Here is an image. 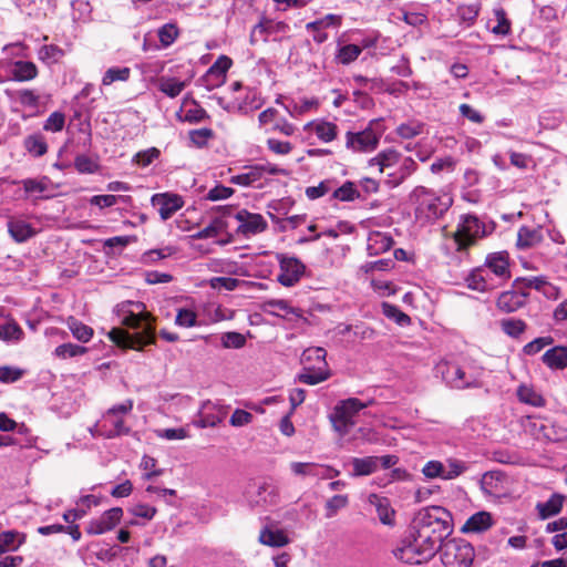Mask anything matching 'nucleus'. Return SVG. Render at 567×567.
<instances>
[{
	"label": "nucleus",
	"instance_id": "obj_5",
	"mask_svg": "<svg viewBox=\"0 0 567 567\" xmlns=\"http://www.w3.org/2000/svg\"><path fill=\"white\" fill-rule=\"evenodd\" d=\"M384 133L382 118L369 122L368 126L359 132H347L346 146L353 152L368 153L374 151Z\"/></svg>",
	"mask_w": 567,
	"mask_h": 567
},
{
	"label": "nucleus",
	"instance_id": "obj_45",
	"mask_svg": "<svg viewBox=\"0 0 567 567\" xmlns=\"http://www.w3.org/2000/svg\"><path fill=\"white\" fill-rule=\"evenodd\" d=\"M362 49L357 44H346L341 48H339L338 53L336 55L337 60L341 64H350L351 62L355 61L359 55L361 54Z\"/></svg>",
	"mask_w": 567,
	"mask_h": 567
},
{
	"label": "nucleus",
	"instance_id": "obj_27",
	"mask_svg": "<svg viewBox=\"0 0 567 567\" xmlns=\"http://www.w3.org/2000/svg\"><path fill=\"white\" fill-rule=\"evenodd\" d=\"M563 503L564 496L557 493H554L547 502L537 503L536 509L539 518L547 519L557 515L563 508Z\"/></svg>",
	"mask_w": 567,
	"mask_h": 567
},
{
	"label": "nucleus",
	"instance_id": "obj_33",
	"mask_svg": "<svg viewBox=\"0 0 567 567\" xmlns=\"http://www.w3.org/2000/svg\"><path fill=\"white\" fill-rule=\"evenodd\" d=\"M517 396L520 402L536 408H540L546 404L545 399L537 391L525 384L518 386Z\"/></svg>",
	"mask_w": 567,
	"mask_h": 567
},
{
	"label": "nucleus",
	"instance_id": "obj_6",
	"mask_svg": "<svg viewBox=\"0 0 567 567\" xmlns=\"http://www.w3.org/2000/svg\"><path fill=\"white\" fill-rule=\"evenodd\" d=\"M440 554L445 567H471L475 557L474 547L463 538L447 539L440 547Z\"/></svg>",
	"mask_w": 567,
	"mask_h": 567
},
{
	"label": "nucleus",
	"instance_id": "obj_2",
	"mask_svg": "<svg viewBox=\"0 0 567 567\" xmlns=\"http://www.w3.org/2000/svg\"><path fill=\"white\" fill-rule=\"evenodd\" d=\"M409 530L424 548L425 557L433 558L453 533L451 514L440 506L424 508L414 517Z\"/></svg>",
	"mask_w": 567,
	"mask_h": 567
},
{
	"label": "nucleus",
	"instance_id": "obj_1",
	"mask_svg": "<svg viewBox=\"0 0 567 567\" xmlns=\"http://www.w3.org/2000/svg\"><path fill=\"white\" fill-rule=\"evenodd\" d=\"M117 312L121 324L134 330V332H130L122 328H113L109 337L117 347L140 351L145 346L155 343L153 317L145 311L144 303L127 301L118 306Z\"/></svg>",
	"mask_w": 567,
	"mask_h": 567
},
{
	"label": "nucleus",
	"instance_id": "obj_40",
	"mask_svg": "<svg viewBox=\"0 0 567 567\" xmlns=\"http://www.w3.org/2000/svg\"><path fill=\"white\" fill-rule=\"evenodd\" d=\"M179 34L178 28L174 23H166L161 27L157 31V37L159 40V49L168 48L172 45Z\"/></svg>",
	"mask_w": 567,
	"mask_h": 567
},
{
	"label": "nucleus",
	"instance_id": "obj_41",
	"mask_svg": "<svg viewBox=\"0 0 567 567\" xmlns=\"http://www.w3.org/2000/svg\"><path fill=\"white\" fill-rule=\"evenodd\" d=\"M262 177V168H257V165L250 166L247 173L231 176L230 183L240 186H250Z\"/></svg>",
	"mask_w": 567,
	"mask_h": 567
},
{
	"label": "nucleus",
	"instance_id": "obj_23",
	"mask_svg": "<svg viewBox=\"0 0 567 567\" xmlns=\"http://www.w3.org/2000/svg\"><path fill=\"white\" fill-rule=\"evenodd\" d=\"M542 360L551 370H563L567 368V347L556 346L547 350L543 354Z\"/></svg>",
	"mask_w": 567,
	"mask_h": 567
},
{
	"label": "nucleus",
	"instance_id": "obj_44",
	"mask_svg": "<svg viewBox=\"0 0 567 567\" xmlns=\"http://www.w3.org/2000/svg\"><path fill=\"white\" fill-rule=\"evenodd\" d=\"M382 311L386 318L394 320L398 324L402 327L409 326L411 322V318L394 305L383 302Z\"/></svg>",
	"mask_w": 567,
	"mask_h": 567
},
{
	"label": "nucleus",
	"instance_id": "obj_59",
	"mask_svg": "<svg viewBox=\"0 0 567 567\" xmlns=\"http://www.w3.org/2000/svg\"><path fill=\"white\" fill-rule=\"evenodd\" d=\"M65 123V116L61 112H53L45 120L43 130L49 132H60L63 130Z\"/></svg>",
	"mask_w": 567,
	"mask_h": 567
},
{
	"label": "nucleus",
	"instance_id": "obj_63",
	"mask_svg": "<svg viewBox=\"0 0 567 567\" xmlns=\"http://www.w3.org/2000/svg\"><path fill=\"white\" fill-rule=\"evenodd\" d=\"M197 322V316L189 309H179L175 318V323L179 327L189 328Z\"/></svg>",
	"mask_w": 567,
	"mask_h": 567
},
{
	"label": "nucleus",
	"instance_id": "obj_24",
	"mask_svg": "<svg viewBox=\"0 0 567 567\" xmlns=\"http://www.w3.org/2000/svg\"><path fill=\"white\" fill-rule=\"evenodd\" d=\"M8 231L17 243H24L35 235L32 226L25 220L11 218L8 220Z\"/></svg>",
	"mask_w": 567,
	"mask_h": 567
},
{
	"label": "nucleus",
	"instance_id": "obj_34",
	"mask_svg": "<svg viewBox=\"0 0 567 567\" xmlns=\"http://www.w3.org/2000/svg\"><path fill=\"white\" fill-rule=\"evenodd\" d=\"M25 150L33 156L40 157L48 152V144L41 134L29 135L24 140Z\"/></svg>",
	"mask_w": 567,
	"mask_h": 567
},
{
	"label": "nucleus",
	"instance_id": "obj_28",
	"mask_svg": "<svg viewBox=\"0 0 567 567\" xmlns=\"http://www.w3.org/2000/svg\"><path fill=\"white\" fill-rule=\"evenodd\" d=\"M401 157V154L393 150L388 148L380 152L375 157L369 161L370 166H379V171L382 173L384 168L395 165Z\"/></svg>",
	"mask_w": 567,
	"mask_h": 567
},
{
	"label": "nucleus",
	"instance_id": "obj_47",
	"mask_svg": "<svg viewBox=\"0 0 567 567\" xmlns=\"http://www.w3.org/2000/svg\"><path fill=\"white\" fill-rule=\"evenodd\" d=\"M85 347L74 343H63L55 348L54 355L61 359L73 358L86 353Z\"/></svg>",
	"mask_w": 567,
	"mask_h": 567
},
{
	"label": "nucleus",
	"instance_id": "obj_7",
	"mask_svg": "<svg viewBox=\"0 0 567 567\" xmlns=\"http://www.w3.org/2000/svg\"><path fill=\"white\" fill-rule=\"evenodd\" d=\"M363 403L357 398H349L340 401L334 408L329 419L336 432H338L341 436H344L349 433L351 427L355 424L354 416L362 409L367 408L371 404Z\"/></svg>",
	"mask_w": 567,
	"mask_h": 567
},
{
	"label": "nucleus",
	"instance_id": "obj_13",
	"mask_svg": "<svg viewBox=\"0 0 567 567\" xmlns=\"http://www.w3.org/2000/svg\"><path fill=\"white\" fill-rule=\"evenodd\" d=\"M481 267L492 272L495 279H499L503 284L511 278L509 255L507 251L488 254L484 265Z\"/></svg>",
	"mask_w": 567,
	"mask_h": 567
},
{
	"label": "nucleus",
	"instance_id": "obj_61",
	"mask_svg": "<svg viewBox=\"0 0 567 567\" xmlns=\"http://www.w3.org/2000/svg\"><path fill=\"white\" fill-rule=\"evenodd\" d=\"M63 55V50L58 45H43L39 50V59L42 61L56 62Z\"/></svg>",
	"mask_w": 567,
	"mask_h": 567
},
{
	"label": "nucleus",
	"instance_id": "obj_26",
	"mask_svg": "<svg viewBox=\"0 0 567 567\" xmlns=\"http://www.w3.org/2000/svg\"><path fill=\"white\" fill-rule=\"evenodd\" d=\"M12 79L18 82L31 81L38 75V68L30 61H16L11 71Z\"/></svg>",
	"mask_w": 567,
	"mask_h": 567
},
{
	"label": "nucleus",
	"instance_id": "obj_15",
	"mask_svg": "<svg viewBox=\"0 0 567 567\" xmlns=\"http://www.w3.org/2000/svg\"><path fill=\"white\" fill-rule=\"evenodd\" d=\"M151 202L163 220L169 219L184 205L183 197L172 193L155 194Z\"/></svg>",
	"mask_w": 567,
	"mask_h": 567
},
{
	"label": "nucleus",
	"instance_id": "obj_53",
	"mask_svg": "<svg viewBox=\"0 0 567 567\" xmlns=\"http://www.w3.org/2000/svg\"><path fill=\"white\" fill-rule=\"evenodd\" d=\"M161 152L156 147H150L145 151H141L136 153L133 157V162L140 165L141 167H146L153 163L158 156Z\"/></svg>",
	"mask_w": 567,
	"mask_h": 567
},
{
	"label": "nucleus",
	"instance_id": "obj_32",
	"mask_svg": "<svg viewBox=\"0 0 567 567\" xmlns=\"http://www.w3.org/2000/svg\"><path fill=\"white\" fill-rule=\"evenodd\" d=\"M186 85L187 82L179 81L175 78L163 76L158 81V90L172 99L178 96Z\"/></svg>",
	"mask_w": 567,
	"mask_h": 567
},
{
	"label": "nucleus",
	"instance_id": "obj_60",
	"mask_svg": "<svg viewBox=\"0 0 567 567\" xmlns=\"http://www.w3.org/2000/svg\"><path fill=\"white\" fill-rule=\"evenodd\" d=\"M131 429L125 425L122 417L112 421V429L105 431L102 435L106 439H114L122 435L130 434Z\"/></svg>",
	"mask_w": 567,
	"mask_h": 567
},
{
	"label": "nucleus",
	"instance_id": "obj_36",
	"mask_svg": "<svg viewBox=\"0 0 567 567\" xmlns=\"http://www.w3.org/2000/svg\"><path fill=\"white\" fill-rule=\"evenodd\" d=\"M68 327L73 337L81 342H87L93 337V329L73 317L69 318Z\"/></svg>",
	"mask_w": 567,
	"mask_h": 567
},
{
	"label": "nucleus",
	"instance_id": "obj_35",
	"mask_svg": "<svg viewBox=\"0 0 567 567\" xmlns=\"http://www.w3.org/2000/svg\"><path fill=\"white\" fill-rule=\"evenodd\" d=\"M361 194L353 182L347 181L333 190L332 198L341 202H352L360 198Z\"/></svg>",
	"mask_w": 567,
	"mask_h": 567
},
{
	"label": "nucleus",
	"instance_id": "obj_21",
	"mask_svg": "<svg viewBox=\"0 0 567 567\" xmlns=\"http://www.w3.org/2000/svg\"><path fill=\"white\" fill-rule=\"evenodd\" d=\"M394 241L391 236L373 231L368 237L367 250L370 256H377L392 248Z\"/></svg>",
	"mask_w": 567,
	"mask_h": 567
},
{
	"label": "nucleus",
	"instance_id": "obj_62",
	"mask_svg": "<svg viewBox=\"0 0 567 567\" xmlns=\"http://www.w3.org/2000/svg\"><path fill=\"white\" fill-rule=\"evenodd\" d=\"M422 473L427 478L441 477L444 480L445 470L440 461H429L422 468Z\"/></svg>",
	"mask_w": 567,
	"mask_h": 567
},
{
	"label": "nucleus",
	"instance_id": "obj_49",
	"mask_svg": "<svg viewBox=\"0 0 567 567\" xmlns=\"http://www.w3.org/2000/svg\"><path fill=\"white\" fill-rule=\"evenodd\" d=\"M220 341L225 349H240L246 344L245 336L236 331L223 333Z\"/></svg>",
	"mask_w": 567,
	"mask_h": 567
},
{
	"label": "nucleus",
	"instance_id": "obj_58",
	"mask_svg": "<svg viewBox=\"0 0 567 567\" xmlns=\"http://www.w3.org/2000/svg\"><path fill=\"white\" fill-rule=\"evenodd\" d=\"M17 101L28 107H38L39 105V95H37L32 90L23 89L16 92Z\"/></svg>",
	"mask_w": 567,
	"mask_h": 567
},
{
	"label": "nucleus",
	"instance_id": "obj_54",
	"mask_svg": "<svg viewBox=\"0 0 567 567\" xmlns=\"http://www.w3.org/2000/svg\"><path fill=\"white\" fill-rule=\"evenodd\" d=\"M416 168V163L411 157L404 158L399 175L394 177L393 181H389L388 183L391 184L392 187H395L400 185L412 172H414Z\"/></svg>",
	"mask_w": 567,
	"mask_h": 567
},
{
	"label": "nucleus",
	"instance_id": "obj_52",
	"mask_svg": "<svg viewBox=\"0 0 567 567\" xmlns=\"http://www.w3.org/2000/svg\"><path fill=\"white\" fill-rule=\"evenodd\" d=\"M225 76L217 74L214 71V68H209L207 72L199 79L202 85H204L208 91L214 90L215 87L220 86L225 82Z\"/></svg>",
	"mask_w": 567,
	"mask_h": 567
},
{
	"label": "nucleus",
	"instance_id": "obj_37",
	"mask_svg": "<svg viewBox=\"0 0 567 567\" xmlns=\"http://www.w3.org/2000/svg\"><path fill=\"white\" fill-rule=\"evenodd\" d=\"M497 24L493 27L492 32L495 35L506 37L512 32V22L507 18L506 11L502 7L493 10Z\"/></svg>",
	"mask_w": 567,
	"mask_h": 567
},
{
	"label": "nucleus",
	"instance_id": "obj_19",
	"mask_svg": "<svg viewBox=\"0 0 567 567\" xmlns=\"http://www.w3.org/2000/svg\"><path fill=\"white\" fill-rule=\"evenodd\" d=\"M544 239L542 227L522 226L517 231L516 246L519 249L536 247Z\"/></svg>",
	"mask_w": 567,
	"mask_h": 567
},
{
	"label": "nucleus",
	"instance_id": "obj_3",
	"mask_svg": "<svg viewBox=\"0 0 567 567\" xmlns=\"http://www.w3.org/2000/svg\"><path fill=\"white\" fill-rule=\"evenodd\" d=\"M414 205L415 218L422 224H432L442 218L453 204L447 194H436L424 186H416L409 196Z\"/></svg>",
	"mask_w": 567,
	"mask_h": 567
},
{
	"label": "nucleus",
	"instance_id": "obj_9",
	"mask_svg": "<svg viewBox=\"0 0 567 567\" xmlns=\"http://www.w3.org/2000/svg\"><path fill=\"white\" fill-rule=\"evenodd\" d=\"M277 260L280 267V272L277 277L278 282L285 287L295 286L305 274V264L297 257L285 254H278Z\"/></svg>",
	"mask_w": 567,
	"mask_h": 567
},
{
	"label": "nucleus",
	"instance_id": "obj_46",
	"mask_svg": "<svg viewBox=\"0 0 567 567\" xmlns=\"http://www.w3.org/2000/svg\"><path fill=\"white\" fill-rule=\"evenodd\" d=\"M131 75V70L127 66L124 68H110L106 70L102 78L103 85H111L115 81H127Z\"/></svg>",
	"mask_w": 567,
	"mask_h": 567
},
{
	"label": "nucleus",
	"instance_id": "obj_30",
	"mask_svg": "<svg viewBox=\"0 0 567 567\" xmlns=\"http://www.w3.org/2000/svg\"><path fill=\"white\" fill-rule=\"evenodd\" d=\"M24 543V536L16 530L0 534V556L6 551L17 550Z\"/></svg>",
	"mask_w": 567,
	"mask_h": 567
},
{
	"label": "nucleus",
	"instance_id": "obj_39",
	"mask_svg": "<svg viewBox=\"0 0 567 567\" xmlns=\"http://www.w3.org/2000/svg\"><path fill=\"white\" fill-rule=\"evenodd\" d=\"M522 284L528 288V289H535L537 291H543L545 295L547 292L545 291V287L553 288L546 280V277L544 276H537V277H519L516 278L513 282V287H522Z\"/></svg>",
	"mask_w": 567,
	"mask_h": 567
},
{
	"label": "nucleus",
	"instance_id": "obj_42",
	"mask_svg": "<svg viewBox=\"0 0 567 567\" xmlns=\"http://www.w3.org/2000/svg\"><path fill=\"white\" fill-rule=\"evenodd\" d=\"M22 187L28 194H41L48 190L51 179L48 176L41 178H25L21 181Z\"/></svg>",
	"mask_w": 567,
	"mask_h": 567
},
{
	"label": "nucleus",
	"instance_id": "obj_48",
	"mask_svg": "<svg viewBox=\"0 0 567 567\" xmlns=\"http://www.w3.org/2000/svg\"><path fill=\"white\" fill-rule=\"evenodd\" d=\"M502 330L512 338H518L525 330L526 323L520 319H504L501 321Z\"/></svg>",
	"mask_w": 567,
	"mask_h": 567
},
{
	"label": "nucleus",
	"instance_id": "obj_4",
	"mask_svg": "<svg viewBox=\"0 0 567 567\" xmlns=\"http://www.w3.org/2000/svg\"><path fill=\"white\" fill-rule=\"evenodd\" d=\"M495 227L496 224L493 220L485 221L474 214L461 215L456 231L453 234L457 250L468 249L478 239L491 235Z\"/></svg>",
	"mask_w": 567,
	"mask_h": 567
},
{
	"label": "nucleus",
	"instance_id": "obj_8",
	"mask_svg": "<svg viewBox=\"0 0 567 567\" xmlns=\"http://www.w3.org/2000/svg\"><path fill=\"white\" fill-rule=\"evenodd\" d=\"M444 381L454 389L481 386V372L470 364L445 363L441 367Z\"/></svg>",
	"mask_w": 567,
	"mask_h": 567
},
{
	"label": "nucleus",
	"instance_id": "obj_38",
	"mask_svg": "<svg viewBox=\"0 0 567 567\" xmlns=\"http://www.w3.org/2000/svg\"><path fill=\"white\" fill-rule=\"evenodd\" d=\"M24 336L23 330L16 321H9L0 326V340L6 342H18Z\"/></svg>",
	"mask_w": 567,
	"mask_h": 567
},
{
	"label": "nucleus",
	"instance_id": "obj_20",
	"mask_svg": "<svg viewBox=\"0 0 567 567\" xmlns=\"http://www.w3.org/2000/svg\"><path fill=\"white\" fill-rule=\"evenodd\" d=\"M329 365L321 363L320 367L303 365L302 372L298 374V381L309 385H316L330 378Z\"/></svg>",
	"mask_w": 567,
	"mask_h": 567
},
{
	"label": "nucleus",
	"instance_id": "obj_22",
	"mask_svg": "<svg viewBox=\"0 0 567 567\" xmlns=\"http://www.w3.org/2000/svg\"><path fill=\"white\" fill-rule=\"evenodd\" d=\"M493 525L492 515L487 512H477L473 514L462 526V533H482Z\"/></svg>",
	"mask_w": 567,
	"mask_h": 567
},
{
	"label": "nucleus",
	"instance_id": "obj_56",
	"mask_svg": "<svg viewBox=\"0 0 567 567\" xmlns=\"http://www.w3.org/2000/svg\"><path fill=\"white\" fill-rule=\"evenodd\" d=\"M214 136V132L210 128L203 127L198 130H193L189 132L190 142L197 147H204L207 145L208 141Z\"/></svg>",
	"mask_w": 567,
	"mask_h": 567
},
{
	"label": "nucleus",
	"instance_id": "obj_55",
	"mask_svg": "<svg viewBox=\"0 0 567 567\" xmlns=\"http://www.w3.org/2000/svg\"><path fill=\"white\" fill-rule=\"evenodd\" d=\"M348 505L347 495H334L326 503V517H333L337 512Z\"/></svg>",
	"mask_w": 567,
	"mask_h": 567
},
{
	"label": "nucleus",
	"instance_id": "obj_29",
	"mask_svg": "<svg viewBox=\"0 0 567 567\" xmlns=\"http://www.w3.org/2000/svg\"><path fill=\"white\" fill-rule=\"evenodd\" d=\"M259 542L270 547H282L289 543V538L282 530L265 527L260 532Z\"/></svg>",
	"mask_w": 567,
	"mask_h": 567
},
{
	"label": "nucleus",
	"instance_id": "obj_17",
	"mask_svg": "<svg viewBox=\"0 0 567 567\" xmlns=\"http://www.w3.org/2000/svg\"><path fill=\"white\" fill-rule=\"evenodd\" d=\"M529 292L507 290L502 292L496 301L498 310L505 313L515 312L526 305Z\"/></svg>",
	"mask_w": 567,
	"mask_h": 567
},
{
	"label": "nucleus",
	"instance_id": "obj_31",
	"mask_svg": "<svg viewBox=\"0 0 567 567\" xmlns=\"http://www.w3.org/2000/svg\"><path fill=\"white\" fill-rule=\"evenodd\" d=\"M327 351L321 347H311L301 354V363L309 367H320L321 363L328 365L326 361Z\"/></svg>",
	"mask_w": 567,
	"mask_h": 567
},
{
	"label": "nucleus",
	"instance_id": "obj_10",
	"mask_svg": "<svg viewBox=\"0 0 567 567\" xmlns=\"http://www.w3.org/2000/svg\"><path fill=\"white\" fill-rule=\"evenodd\" d=\"M423 550L424 548L421 547L419 540L413 537L412 533L409 530L408 536L402 539L401 545L393 549V555L396 559L405 564L420 565L432 558L425 557Z\"/></svg>",
	"mask_w": 567,
	"mask_h": 567
},
{
	"label": "nucleus",
	"instance_id": "obj_43",
	"mask_svg": "<svg viewBox=\"0 0 567 567\" xmlns=\"http://www.w3.org/2000/svg\"><path fill=\"white\" fill-rule=\"evenodd\" d=\"M74 167L80 174H94L99 171L100 164L96 158L81 154L75 157Z\"/></svg>",
	"mask_w": 567,
	"mask_h": 567
},
{
	"label": "nucleus",
	"instance_id": "obj_57",
	"mask_svg": "<svg viewBox=\"0 0 567 567\" xmlns=\"http://www.w3.org/2000/svg\"><path fill=\"white\" fill-rule=\"evenodd\" d=\"M554 342L551 337H539L534 339L524 346L523 351L527 355H534L540 352L546 346H549Z\"/></svg>",
	"mask_w": 567,
	"mask_h": 567
},
{
	"label": "nucleus",
	"instance_id": "obj_14",
	"mask_svg": "<svg viewBox=\"0 0 567 567\" xmlns=\"http://www.w3.org/2000/svg\"><path fill=\"white\" fill-rule=\"evenodd\" d=\"M467 287L472 290L486 292L499 288L503 282L482 267H477L466 277Z\"/></svg>",
	"mask_w": 567,
	"mask_h": 567
},
{
	"label": "nucleus",
	"instance_id": "obj_16",
	"mask_svg": "<svg viewBox=\"0 0 567 567\" xmlns=\"http://www.w3.org/2000/svg\"><path fill=\"white\" fill-rule=\"evenodd\" d=\"M214 210L223 213L220 216H216L213 218L210 224L206 226L205 228L200 229L199 231L193 234L190 237L193 239H207V238H214L218 236L220 233L225 231L227 228V223L224 219V216L226 214H230L231 207L230 206H217L214 208Z\"/></svg>",
	"mask_w": 567,
	"mask_h": 567
},
{
	"label": "nucleus",
	"instance_id": "obj_50",
	"mask_svg": "<svg viewBox=\"0 0 567 567\" xmlns=\"http://www.w3.org/2000/svg\"><path fill=\"white\" fill-rule=\"evenodd\" d=\"M337 125L330 122H320L315 126V133L319 140L328 143L337 137Z\"/></svg>",
	"mask_w": 567,
	"mask_h": 567
},
{
	"label": "nucleus",
	"instance_id": "obj_11",
	"mask_svg": "<svg viewBox=\"0 0 567 567\" xmlns=\"http://www.w3.org/2000/svg\"><path fill=\"white\" fill-rule=\"evenodd\" d=\"M123 516V509L121 507H113L105 511L100 517L90 520L85 532L89 535H102L106 532L112 530L120 522Z\"/></svg>",
	"mask_w": 567,
	"mask_h": 567
},
{
	"label": "nucleus",
	"instance_id": "obj_12",
	"mask_svg": "<svg viewBox=\"0 0 567 567\" xmlns=\"http://www.w3.org/2000/svg\"><path fill=\"white\" fill-rule=\"evenodd\" d=\"M235 218L239 223L237 233L243 234L245 237L262 233L267 228V221L260 214L240 209L236 213Z\"/></svg>",
	"mask_w": 567,
	"mask_h": 567
},
{
	"label": "nucleus",
	"instance_id": "obj_51",
	"mask_svg": "<svg viewBox=\"0 0 567 567\" xmlns=\"http://www.w3.org/2000/svg\"><path fill=\"white\" fill-rule=\"evenodd\" d=\"M25 374V370L18 367L3 365L0 367V382L14 383Z\"/></svg>",
	"mask_w": 567,
	"mask_h": 567
},
{
	"label": "nucleus",
	"instance_id": "obj_64",
	"mask_svg": "<svg viewBox=\"0 0 567 567\" xmlns=\"http://www.w3.org/2000/svg\"><path fill=\"white\" fill-rule=\"evenodd\" d=\"M423 131V124L421 123H408L401 124L396 128V133L402 138H413L421 134Z\"/></svg>",
	"mask_w": 567,
	"mask_h": 567
},
{
	"label": "nucleus",
	"instance_id": "obj_18",
	"mask_svg": "<svg viewBox=\"0 0 567 567\" xmlns=\"http://www.w3.org/2000/svg\"><path fill=\"white\" fill-rule=\"evenodd\" d=\"M368 502L375 507L378 517L383 525L393 526L395 524V511L388 497L373 493L369 495Z\"/></svg>",
	"mask_w": 567,
	"mask_h": 567
},
{
	"label": "nucleus",
	"instance_id": "obj_25",
	"mask_svg": "<svg viewBox=\"0 0 567 567\" xmlns=\"http://www.w3.org/2000/svg\"><path fill=\"white\" fill-rule=\"evenodd\" d=\"M353 471L352 476H367L374 473L379 467L378 456L353 457L351 461Z\"/></svg>",
	"mask_w": 567,
	"mask_h": 567
}]
</instances>
